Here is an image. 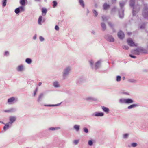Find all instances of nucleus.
Listing matches in <instances>:
<instances>
[{
  "instance_id": "obj_38",
  "label": "nucleus",
  "mask_w": 148,
  "mask_h": 148,
  "mask_svg": "<svg viewBox=\"0 0 148 148\" xmlns=\"http://www.w3.org/2000/svg\"><path fill=\"white\" fill-rule=\"evenodd\" d=\"M116 7H114L112 8L111 10V13L113 14L116 11Z\"/></svg>"
},
{
  "instance_id": "obj_29",
  "label": "nucleus",
  "mask_w": 148,
  "mask_h": 148,
  "mask_svg": "<svg viewBox=\"0 0 148 148\" xmlns=\"http://www.w3.org/2000/svg\"><path fill=\"white\" fill-rule=\"evenodd\" d=\"M79 2L82 7L84 8L85 7V4L83 0H79Z\"/></svg>"
},
{
  "instance_id": "obj_6",
  "label": "nucleus",
  "mask_w": 148,
  "mask_h": 148,
  "mask_svg": "<svg viewBox=\"0 0 148 148\" xmlns=\"http://www.w3.org/2000/svg\"><path fill=\"white\" fill-rule=\"evenodd\" d=\"M105 38L108 41L113 42L114 41V39L113 37L111 35L107 34L104 36Z\"/></svg>"
},
{
  "instance_id": "obj_23",
  "label": "nucleus",
  "mask_w": 148,
  "mask_h": 148,
  "mask_svg": "<svg viewBox=\"0 0 148 148\" xmlns=\"http://www.w3.org/2000/svg\"><path fill=\"white\" fill-rule=\"evenodd\" d=\"M138 48L140 52L143 53H147L146 50L144 48L142 47H140Z\"/></svg>"
},
{
  "instance_id": "obj_4",
  "label": "nucleus",
  "mask_w": 148,
  "mask_h": 148,
  "mask_svg": "<svg viewBox=\"0 0 148 148\" xmlns=\"http://www.w3.org/2000/svg\"><path fill=\"white\" fill-rule=\"evenodd\" d=\"M144 6L142 14L144 18L146 19L148 18V6L147 4H144Z\"/></svg>"
},
{
  "instance_id": "obj_31",
  "label": "nucleus",
  "mask_w": 148,
  "mask_h": 148,
  "mask_svg": "<svg viewBox=\"0 0 148 148\" xmlns=\"http://www.w3.org/2000/svg\"><path fill=\"white\" fill-rule=\"evenodd\" d=\"M61 103H58L56 104H52V105H45V106H48V107H52V106H59L61 104Z\"/></svg>"
},
{
  "instance_id": "obj_60",
  "label": "nucleus",
  "mask_w": 148,
  "mask_h": 148,
  "mask_svg": "<svg viewBox=\"0 0 148 148\" xmlns=\"http://www.w3.org/2000/svg\"><path fill=\"white\" fill-rule=\"evenodd\" d=\"M42 84V83L41 82H39L38 84V86H41Z\"/></svg>"
},
{
  "instance_id": "obj_35",
  "label": "nucleus",
  "mask_w": 148,
  "mask_h": 148,
  "mask_svg": "<svg viewBox=\"0 0 148 148\" xmlns=\"http://www.w3.org/2000/svg\"><path fill=\"white\" fill-rule=\"evenodd\" d=\"M27 0H20V3L22 5H24L25 4V1Z\"/></svg>"
},
{
  "instance_id": "obj_2",
  "label": "nucleus",
  "mask_w": 148,
  "mask_h": 148,
  "mask_svg": "<svg viewBox=\"0 0 148 148\" xmlns=\"http://www.w3.org/2000/svg\"><path fill=\"white\" fill-rule=\"evenodd\" d=\"M125 4V2L123 1H121L120 2L119 5L120 7V9L119 11V17L120 18H122L124 16V6Z\"/></svg>"
},
{
  "instance_id": "obj_20",
  "label": "nucleus",
  "mask_w": 148,
  "mask_h": 148,
  "mask_svg": "<svg viewBox=\"0 0 148 148\" xmlns=\"http://www.w3.org/2000/svg\"><path fill=\"white\" fill-rule=\"evenodd\" d=\"M60 128L59 127H51L48 128L47 130H48L54 131L55 130H60Z\"/></svg>"
},
{
  "instance_id": "obj_43",
  "label": "nucleus",
  "mask_w": 148,
  "mask_h": 148,
  "mask_svg": "<svg viewBox=\"0 0 148 148\" xmlns=\"http://www.w3.org/2000/svg\"><path fill=\"white\" fill-rule=\"evenodd\" d=\"M137 145V144L136 143H133L131 144V146L132 147H135Z\"/></svg>"
},
{
  "instance_id": "obj_62",
  "label": "nucleus",
  "mask_w": 148,
  "mask_h": 148,
  "mask_svg": "<svg viewBox=\"0 0 148 148\" xmlns=\"http://www.w3.org/2000/svg\"><path fill=\"white\" fill-rule=\"evenodd\" d=\"M113 29V31L114 32H115V30H114V29L113 27V28H112Z\"/></svg>"
},
{
  "instance_id": "obj_37",
  "label": "nucleus",
  "mask_w": 148,
  "mask_h": 148,
  "mask_svg": "<svg viewBox=\"0 0 148 148\" xmlns=\"http://www.w3.org/2000/svg\"><path fill=\"white\" fill-rule=\"evenodd\" d=\"M89 62L90 64L91 67L92 68H93V64H94V62L92 60H90L89 61Z\"/></svg>"
},
{
  "instance_id": "obj_44",
  "label": "nucleus",
  "mask_w": 148,
  "mask_h": 148,
  "mask_svg": "<svg viewBox=\"0 0 148 148\" xmlns=\"http://www.w3.org/2000/svg\"><path fill=\"white\" fill-rule=\"evenodd\" d=\"M102 18L103 21H106L108 20L107 17L104 16H102Z\"/></svg>"
},
{
  "instance_id": "obj_55",
  "label": "nucleus",
  "mask_w": 148,
  "mask_h": 148,
  "mask_svg": "<svg viewBox=\"0 0 148 148\" xmlns=\"http://www.w3.org/2000/svg\"><path fill=\"white\" fill-rule=\"evenodd\" d=\"M55 29L57 31H58L59 29V28L58 26L56 25L55 27Z\"/></svg>"
},
{
  "instance_id": "obj_45",
  "label": "nucleus",
  "mask_w": 148,
  "mask_h": 148,
  "mask_svg": "<svg viewBox=\"0 0 148 148\" xmlns=\"http://www.w3.org/2000/svg\"><path fill=\"white\" fill-rule=\"evenodd\" d=\"M9 54V53L8 51H6L4 53V56H8Z\"/></svg>"
},
{
  "instance_id": "obj_30",
  "label": "nucleus",
  "mask_w": 148,
  "mask_h": 148,
  "mask_svg": "<svg viewBox=\"0 0 148 148\" xmlns=\"http://www.w3.org/2000/svg\"><path fill=\"white\" fill-rule=\"evenodd\" d=\"M23 69V65H19L18 68L17 69V70L18 71H22Z\"/></svg>"
},
{
  "instance_id": "obj_47",
  "label": "nucleus",
  "mask_w": 148,
  "mask_h": 148,
  "mask_svg": "<svg viewBox=\"0 0 148 148\" xmlns=\"http://www.w3.org/2000/svg\"><path fill=\"white\" fill-rule=\"evenodd\" d=\"M39 39L41 42H43L45 40L44 38L42 36H40L39 37Z\"/></svg>"
},
{
  "instance_id": "obj_32",
  "label": "nucleus",
  "mask_w": 148,
  "mask_h": 148,
  "mask_svg": "<svg viewBox=\"0 0 148 148\" xmlns=\"http://www.w3.org/2000/svg\"><path fill=\"white\" fill-rule=\"evenodd\" d=\"M92 12L94 14V16L95 17H97L98 14L97 12L95 9H93Z\"/></svg>"
},
{
  "instance_id": "obj_39",
  "label": "nucleus",
  "mask_w": 148,
  "mask_h": 148,
  "mask_svg": "<svg viewBox=\"0 0 148 148\" xmlns=\"http://www.w3.org/2000/svg\"><path fill=\"white\" fill-rule=\"evenodd\" d=\"M42 16H39L38 19V23L39 24H41V22L42 20Z\"/></svg>"
},
{
  "instance_id": "obj_34",
  "label": "nucleus",
  "mask_w": 148,
  "mask_h": 148,
  "mask_svg": "<svg viewBox=\"0 0 148 148\" xmlns=\"http://www.w3.org/2000/svg\"><path fill=\"white\" fill-rule=\"evenodd\" d=\"M7 0H2V4L3 7H5L6 5Z\"/></svg>"
},
{
  "instance_id": "obj_63",
  "label": "nucleus",
  "mask_w": 148,
  "mask_h": 148,
  "mask_svg": "<svg viewBox=\"0 0 148 148\" xmlns=\"http://www.w3.org/2000/svg\"><path fill=\"white\" fill-rule=\"evenodd\" d=\"M0 123H2L3 124H4V123L3 122V121H0Z\"/></svg>"
},
{
  "instance_id": "obj_61",
  "label": "nucleus",
  "mask_w": 148,
  "mask_h": 148,
  "mask_svg": "<svg viewBox=\"0 0 148 148\" xmlns=\"http://www.w3.org/2000/svg\"><path fill=\"white\" fill-rule=\"evenodd\" d=\"M127 34L128 35H130L131 34V32H128L127 33Z\"/></svg>"
},
{
  "instance_id": "obj_13",
  "label": "nucleus",
  "mask_w": 148,
  "mask_h": 148,
  "mask_svg": "<svg viewBox=\"0 0 148 148\" xmlns=\"http://www.w3.org/2000/svg\"><path fill=\"white\" fill-rule=\"evenodd\" d=\"M104 115V113L102 112H95L94 114H93V116H103Z\"/></svg>"
},
{
  "instance_id": "obj_7",
  "label": "nucleus",
  "mask_w": 148,
  "mask_h": 148,
  "mask_svg": "<svg viewBox=\"0 0 148 148\" xmlns=\"http://www.w3.org/2000/svg\"><path fill=\"white\" fill-rule=\"evenodd\" d=\"M16 111V109L15 108H11L9 109L3 110L4 112L7 113H14Z\"/></svg>"
},
{
  "instance_id": "obj_54",
  "label": "nucleus",
  "mask_w": 148,
  "mask_h": 148,
  "mask_svg": "<svg viewBox=\"0 0 148 148\" xmlns=\"http://www.w3.org/2000/svg\"><path fill=\"white\" fill-rule=\"evenodd\" d=\"M79 141L78 140H75L73 141L75 145H77Z\"/></svg>"
},
{
  "instance_id": "obj_21",
  "label": "nucleus",
  "mask_w": 148,
  "mask_h": 148,
  "mask_svg": "<svg viewBox=\"0 0 148 148\" xmlns=\"http://www.w3.org/2000/svg\"><path fill=\"white\" fill-rule=\"evenodd\" d=\"M53 85L55 88H58L60 86L59 83L57 81L54 82L53 83Z\"/></svg>"
},
{
  "instance_id": "obj_36",
  "label": "nucleus",
  "mask_w": 148,
  "mask_h": 148,
  "mask_svg": "<svg viewBox=\"0 0 148 148\" xmlns=\"http://www.w3.org/2000/svg\"><path fill=\"white\" fill-rule=\"evenodd\" d=\"M52 3H53V8H55L56 7L58 3L56 1H53Z\"/></svg>"
},
{
  "instance_id": "obj_3",
  "label": "nucleus",
  "mask_w": 148,
  "mask_h": 148,
  "mask_svg": "<svg viewBox=\"0 0 148 148\" xmlns=\"http://www.w3.org/2000/svg\"><path fill=\"white\" fill-rule=\"evenodd\" d=\"M71 70V67L70 66H67L65 67L63 71L62 76L63 79H65L68 76Z\"/></svg>"
},
{
  "instance_id": "obj_14",
  "label": "nucleus",
  "mask_w": 148,
  "mask_h": 148,
  "mask_svg": "<svg viewBox=\"0 0 148 148\" xmlns=\"http://www.w3.org/2000/svg\"><path fill=\"white\" fill-rule=\"evenodd\" d=\"M101 61L99 60L95 64V69L96 70L99 68L100 66V64L101 63Z\"/></svg>"
},
{
  "instance_id": "obj_11",
  "label": "nucleus",
  "mask_w": 148,
  "mask_h": 148,
  "mask_svg": "<svg viewBox=\"0 0 148 148\" xmlns=\"http://www.w3.org/2000/svg\"><path fill=\"white\" fill-rule=\"evenodd\" d=\"M127 42L128 44L131 46H137V45L134 44L132 39L131 38H129L127 40Z\"/></svg>"
},
{
  "instance_id": "obj_12",
  "label": "nucleus",
  "mask_w": 148,
  "mask_h": 148,
  "mask_svg": "<svg viewBox=\"0 0 148 148\" xmlns=\"http://www.w3.org/2000/svg\"><path fill=\"white\" fill-rule=\"evenodd\" d=\"M85 99L87 101H95L97 100V99L92 97H87Z\"/></svg>"
},
{
  "instance_id": "obj_24",
  "label": "nucleus",
  "mask_w": 148,
  "mask_h": 148,
  "mask_svg": "<svg viewBox=\"0 0 148 148\" xmlns=\"http://www.w3.org/2000/svg\"><path fill=\"white\" fill-rule=\"evenodd\" d=\"M138 106L139 105L138 104H133L128 106L127 107V108L128 109H131L135 107Z\"/></svg>"
},
{
  "instance_id": "obj_50",
  "label": "nucleus",
  "mask_w": 148,
  "mask_h": 148,
  "mask_svg": "<svg viewBox=\"0 0 148 148\" xmlns=\"http://www.w3.org/2000/svg\"><path fill=\"white\" fill-rule=\"evenodd\" d=\"M145 23H143L140 26V28L142 29L144 28L145 27Z\"/></svg>"
},
{
  "instance_id": "obj_48",
  "label": "nucleus",
  "mask_w": 148,
  "mask_h": 148,
  "mask_svg": "<svg viewBox=\"0 0 148 148\" xmlns=\"http://www.w3.org/2000/svg\"><path fill=\"white\" fill-rule=\"evenodd\" d=\"M123 48L127 50L129 49V47L127 46L124 45L122 46Z\"/></svg>"
},
{
  "instance_id": "obj_28",
  "label": "nucleus",
  "mask_w": 148,
  "mask_h": 148,
  "mask_svg": "<svg viewBox=\"0 0 148 148\" xmlns=\"http://www.w3.org/2000/svg\"><path fill=\"white\" fill-rule=\"evenodd\" d=\"M73 128L77 132L80 129V126L79 125H75L73 127Z\"/></svg>"
},
{
  "instance_id": "obj_58",
  "label": "nucleus",
  "mask_w": 148,
  "mask_h": 148,
  "mask_svg": "<svg viewBox=\"0 0 148 148\" xmlns=\"http://www.w3.org/2000/svg\"><path fill=\"white\" fill-rule=\"evenodd\" d=\"M93 34H95V32L94 31H92L91 32Z\"/></svg>"
},
{
  "instance_id": "obj_64",
  "label": "nucleus",
  "mask_w": 148,
  "mask_h": 148,
  "mask_svg": "<svg viewBox=\"0 0 148 148\" xmlns=\"http://www.w3.org/2000/svg\"><path fill=\"white\" fill-rule=\"evenodd\" d=\"M124 93L127 95H129V94L128 93Z\"/></svg>"
},
{
  "instance_id": "obj_9",
  "label": "nucleus",
  "mask_w": 148,
  "mask_h": 148,
  "mask_svg": "<svg viewBox=\"0 0 148 148\" xmlns=\"http://www.w3.org/2000/svg\"><path fill=\"white\" fill-rule=\"evenodd\" d=\"M16 117L14 116H11L9 117V121L8 122L10 125H12L16 120Z\"/></svg>"
},
{
  "instance_id": "obj_8",
  "label": "nucleus",
  "mask_w": 148,
  "mask_h": 148,
  "mask_svg": "<svg viewBox=\"0 0 148 148\" xmlns=\"http://www.w3.org/2000/svg\"><path fill=\"white\" fill-rule=\"evenodd\" d=\"M24 11V8L23 6H21L16 9L14 11L16 14H19L20 12H23Z\"/></svg>"
},
{
  "instance_id": "obj_1",
  "label": "nucleus",
  "mask_w": 148,
  "mask_h": 148,
  "mask_svg": "<svg viewBox=\"0 0 148 148\" xmlns=\"http://www.w3.org/2000/svg\"><path fill=\"white\" fill-rule=\"evenodd\" d=\"M135 0H130V6L133 8L132 14L133 16L136 15V14L139 11L140 6L139 5L137 4L135 5Z\"/></svg>"
},
{
  "instance_id": "obj_19",
  "label": "nucleus",
  "mask_w": 148,
  "mask_h": 148,
  "mask_svg": "<svg viewBox=\"0 0 148 148\" xmlns=\"http://www.w3.org/2000/svg\"><path fill=\"white\" fill-rule=\"evenodd\" d=\"M103 9L106 10L110 8V5L107 4L106 3H105L103 4Z\"/></svg>"
},
{
  "instance_id": "obj_33",
  "label": "nucleus",
  "mask_w": 148,
  "mask_h": 148,
  "mask_svg": "<svg viewBox=\"0 0 148 148\" xmlns=\"http://www.w3.org/2000/svg\"><path fill=\"white\" fill-rule=\"evenodd\" d=\"M32 60L30 58H27L25 60V62L28 64H30L31 63Z\"/></svg>"
},
{
  "instance_id": "obj_17",
  "label": "nucleus",
  "mask_w": 148,
  "mask_h": 148,
  "mask_svg": "<svg viewBox=\"0 0 148 148\" xmlns=\"http://www.w3.org/2000/svg\"><path fill=\"white\" fill-rule=\"evenodd\" d=\"M10 124L8 123L6 124L3 127V130L4 131H6L8 130L10 127Z\"/></svg>"
},
{
  "instance_id": "obj_16",
  "label": "nucleus",
  "mask_w": 148,
  "mask_h": 148,
  "mask_svg": "<svg viewBox=\"0 0 148 148\" xmlns=\"http://www.w3.org/2000/svg\"><path fill=\"white\" fill-rule=\"evenodd\" d=\"M101 108L103 111L106 113H108L109 111V109L106 107H105L104 106L101 107Z\"/></svg>"
},
{
  "instance_id": "obj_42",
  "label": "nucleus",
  "mask_w": 148,
  "mask_h": 148,
  "mask_svg": "<svg viewBox=\"0 0 148 148\" xmlns=\"http://www.w3.org/2000/svg\"><path fill=\"white\" fill-rule=\"evenodd\" d=\"M83 130V131L86 133H87L88 132V129L86 127L84 128Z\"/></svg>"
},
{
  "instance_id": "obj_40",
  "label": "nucleus",
  "mask_w": 148,
  "mask_h": 148,
  "mask_svg": "<svg viewBox=\"0 0 148 148\" xmlns=\"http://www.w3.org/2000/svg\"><path fill=\"white\" fill-rule=\"evenodd\" d=\"M121 79V76L118 75L116 77V80L117 82H120Z\"/></svg>"
},
{
  "instance_id": "obj_5",
  "label": "nucleus",
  "mask_w": 148,
  "mask_h": 148,
  "mask_svg": "<svg viewBox=\"0 0 148 148\" xmlns=\"http://www.w3.org/2000/svg\"><path fill=\"white\" fill-rule=\"evenodd\" d=\"M18 101V99L14 97H11L8 100V103L9 104H12Z\"/></svg>"
},
{
  "instance_id": "obj_25",
  "label": "nucleus",
  "mask_w": 148,
  "mask_h": 148,
  "mask_svg": "<svg viewBox=\"0 0 148 148\" xmlns=\"http://www.w3.org/2000/svg\"><path fill=\"white\" fill-rule=\"evenodd\" d=\"M101 27L102 28V30L104 31L106 29V26L105 23H101Z\"/></svg>"
},
{
  "instance_id": "obj_57",
  "label": "nucleus",
  "mask_w": 148,
  "mask_h": 148,
  "mask_svg": "<svg viewBox=\"0 0 148 148\" xmlns=\"http://www.w3.org/2000/svg\"><path fill=\"white\" fill-rule=\"evenodd\" d=\"M112 1L113 3H115L116 1V0H111Z\"/></svg>"
},
{
  "instance_id": "obj_46",
  "label": "nucleus",
  "mask_w": 148,
  "mask_h": 148,
  "mask_svg": "<svg viewBox=\"0 0 148 148\" xmlns=\"http://www.w3.org/2000/svg\"><path fill=\"white\" fill-rule=\"evenodd\" d=\"M129 82L132 83H135L136 82V80L134 79H129Z\"/></svg>"
},
{
  "instance_id": "obj_10",
  "label": "nucleus",
  "mask_w": 148,
  "mask_h": 148,
  "mask_svg": "<svg viewBox=\"0 0 148 148\" xmlns=\"http://www.w3.org/2000/svg\"><path fill=\"white\" fill-rule=\"evenodd\" d=\"M117 35L118 38L121 39H123L125 37L124 33L121 30L118 32Z\"/></svg>"
},
{
  "instance_id": "obj_59",
  "label": "nucleus",
  "mask_w": 148,
  "mask_h": 148,
  "mask_svg": "<svg viewBox=\"0 0 148 148\" xmlns=\"http://www.w3.org/2000/svg\"><path fill=\"white\" fill-rule=\"evenodd\" d=\"M87 15L89 13V11L88 9H87Z\"/></svg>"
},
{
  "instance_id": "obj_56",
  "label": "nucleus",
  "mask_w": 148,
  "mask_h": 148,
  "mask_svg": "<svg viewBox=\"0 0 148 148\" xmlns=\"http://www.w3.org/2000/svg\"><path fill=\"white\" fill-rule=\"evenodd\" d=\"M37 35L36 34H35L33 37V39L34 40H36V38Z\"/></svg>"
},
{
  "instance_id": "obj_22",
  "label": "nucleus",
  "mask_w": 148,
  "mask_h": 148,
  "mask_svg": "<svg viewBox=\"0 0 148 148\" xmlns=\"http://www.w3.org/2000/svg\"><path fill=\"white\" fill-rule=\"evenodd\" d=\"M126 99L121 98L119 99V102L121 104H126Z\"/></svg>"
},
{
  "instance_id": "obj_27",
  "label": "nucleus",
  "mask_w": 148,
  "mask_h": 148,
  "mask_svg": "<svg viewBox=\"0 0 148 148\" xmlns=\"http://www.w3.org/2000/svg\"><path fill=\"white\" fill-rule=\"evenodd\" d=\"M47 12L46 9L42 8V15L43 16H45Z\"/></svg>"
},
{
  "instance_id": "obj_15",
  "label": "nucleus",
  "mask_w": 148,
  "mask_h": 148,
  "mask_svg": "<svg viewBox=\"0 0 148 148\" xmlns=\"http://www.w3.org/2000/svg\"><path fill=\"white\" fill-rule=\"evenodd\" d=\"M126 104H129L133 103L134 102L133 100L131 99H126Z\"/></svg>"
},
{
  "instance_id": "obj_51",
  "label": "nucleus",
  "mask_w": 148,
  "mask_h": 148,
  "mask_svg": "<svg viewBox=\"0 0 148 148\" xmlns=\"http://www.w3.org/2000/svg\"><path fill=\"white\" fill-rule=\"evenodd\" d=\"M128 136V134L127 133L125 134H124L123 138H127Z\"/></svg>"
},
{
  "instance_id": "obj_18",
  "label": "nucleus",
  "mask_w": 148,
  "mask_h": 148,
  "mask_svg": "<svg viewBox=\"0 0 148 148\" xmlns=\"http://www.w3.org/2000/svg\"><path fill=\"white\" fill-rule=\"evenodd\" d=\"M44 94L42 93H40L39 95L38 99H37V101L38 102H40L42 100V98L43 97Z\"/></svg>"
},
{
  "instance_id": "obj_49",
  "label": "nucleus",
  "mask_w": 148,
  "mask_h": 148,
  "mask_svg": "<svg viewBox=\"0 0 148 148\" xmlns=\"http://www.w3.org/2000/svg\"><path fill=\"white\" fill-rule=\"evenodd\" d=\"M108 25L111 28L113 27V25L111 22H108Z\"/></svg>"
},
{
  "instance_id": "obj_52",
  "label": "nucleus",
  "mask_w": 148,
  "mask_h": 148,
  "mask_svg": "<svg viewBox=\"0 0 148 148\" xmlns=\"http://www.w3.org/2000/svg\"><path fill=\"white\" fill-rule=\"evenodd\" d=\"M38 90V88L37 87L36 88V89H35V90L34 92V95H33L34 96H35V95H36Z\"/></svg>"
},
{
  "instance_id": "obj_53",
  "label": "nucleus",
  "mask_w": 148,
  "mask_h": 148,
  "mask_svg": "<svg viewBox=\"0 0 148 148\" xmlns=\"http://www.w3.org/2000/svg\"><path fill=\"white\" fill-rule=\"evenodd\" d=\"M129 56L130 57H131V58H134V59H135V58H136V56H134V55H133L132 54H130L129 55Z\"/></svg>"
},
{
  "instance_id": "obj_41",
  "label": "nucleus",
  "mask_w": 148,
  "mask_h": 148,
  "mask_svg": "<svg viewBox=\"0 0 148 148\" xmlns=\"http://www.w3.org/2000/svg\"><path fill=\"white\" fill-rule=\"evenodd\" d=\"M93 144V142L92 140H89L88 141V144L90 146H92Z\"/></svg>"
},
{
  "instance_id": "obj_26",
  "label": "nucleus",
  "mask_w": 148,
  "mask_h": 148,
  "mask_svg": "<svg viewBox=\"0 0 148 148\" xmlns=\"http://www.w3.org/2000/svg\"><path fill=\"white\" fill-rule=\"evenodd\" d=\"M132 52H133L135 54L137 55H139L140 54V52L138 48L132 51Z\"/></svg>"
}]
</instances>
